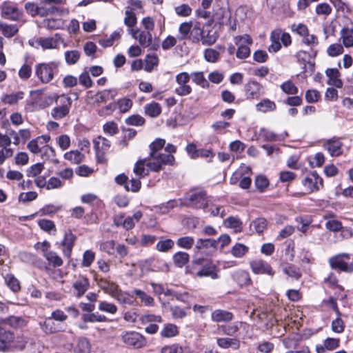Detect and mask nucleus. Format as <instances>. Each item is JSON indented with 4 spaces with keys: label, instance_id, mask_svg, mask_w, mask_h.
Returning <instances> with one entry per match:
<instances>
[{
    "label": "nucleus",
    "instance_id": "11",
    "mask_svg": "<svg viewBox=\"0 0 353 353\" xmlns=\"http://www.w3.org/2000/svg\"><path fill=\"white\" fill-rule=\"evenodd\" d=\"M252 271L256 274H268L273 276L275 272L271 265L262 259H256L250 263Z\"/></svg>",
    "mask_w": 353,
    "mask_h": 353
},
{
    "label": "nucleus",
    "instance_id": "27",
    "mask_svg": "<svg viewBox=\"0 0 353 353\" xmlns=\"http://www.w3.org/2000/svg\"><path fill=\"white\" fill-rule=\"evenodd\" d=\"M341 39L343 44L346 48L353 47V28L345 27L340 32Z\"/></svg>",
    "mask_w": 353,
    "mask_h": 353
},
{
    "label": "nucleus",
    "instance_id": "49",
    "mask_svg": "<svg viewBox=\"0 0 353 353\" xmlns=\"http://www.w3.org/2000/svg\"><path fill=\"white\" fill-rule=\"evenodd\" d=\"M194 243V238L189 236L180 237L176 241V244L179 247L186 250L191 249Z\"/></svg>",
    "mask_w": 353,
    "mask_h": 353
},
{
    "label": "nucleus",
    "instance_id": "54",
    "mask_svg": "<svg viewBox=\"0 0 353 353\" xmlns=\"http://www.w3.org/2000/svg\"><path fill=\"white\" fill-rule=\"evenodd\" d=\"M209 247L216 248V241L215 240H212L210 239H199L196 243L195 249L197 251H200L203 248H208Z\"/></svg>",
    "mask_w": 353,
    "mask_h": 353
},
{
    "label": "nucleus",
    "instance_id": "33",
    "mask_svg": "<svg viewBox=\"0 0 353 353\" xmlns=\"http://www.w3.org/2000/svg\"><path fill=\"white\" fill-rule=\"evenodd\" d=\"M276 108L275 103L268 99H264L256 104V109L264 113L274 111Z\"/></svg>",
    "mask_w": 353,
    "mask_h": 353
},
{
    "label": "nucleus",
    "instance_id": "44",
    "mask_svg": "<svg viewBox=\"0 0 353 353\" xmlns=\"http://www.w3.org/2000/svg\"><path fill=\"white\" fill-rule=\"evenodd\" d=\"M174 245V242L170 239L160 240L156 245V249L159 252H166Z\"/></svg>",
    "mask_w": 353,
    "mask_h": 353
},
{
    "label": "nucleus",
    "instance_id": "39",
    "mask_svg": "<svg viewBox=\"0 0 353 353\" xmlns=\"http://www.w3.org/2000/svg\"><path fill=\"white\" fill-rule=\"evenodd\" d=\"M283 271L288 276L295 280H298L301 277V273L299 269L292 264L286 263L283 265Z\"/></svg>",
    "mask_w": 353,
    "mask_h": 353
},
{
    "label": "nucleus",
    "instance_id": "62",
    "mask_svg": "<svg viewBox=\"0 0 353 353\" xmlns=\"http://www.w3.org/2000/svg\"><path fill=\"white\" fill-rule=\"evenodd\" d=\"M145 61L144 70L146 72H150L153 70L154 67L158 65L159 59L157 56L148 55Z\"/></svg>",
    "mask_w": 353,
    "mask_h": 353
},
{
    "label": "nucleus",
    "instance_id": "3",
    "mask_svg": "<svg viewBox=\"0 0 353 353\" xmlns=\"http://www.w3.org/2000/svg\"><path fill=\"white\" fill-rule=\"evenodd\" d=\"M57 70V64L54 62L39 63L36 66L35 73L43 83L50 82L54 77V73Z\"/></svg>",
    "mask_w": 353,
    "mask_h": 353
},
{
    "label": "nucleus",
    "instance_id": "28",
    "mask_svg": "<svg viewBox=\"0 0 353 353\" xmlns=\"http://www.w3.org/2000/svg\"><path fill=\"white\" fill-rule=\"evenodd\" d=\"M39 324L41 329L46 334H52L59 331L58 326L50 316L46 318L43 323L41 322Z\"/></svg>",
    "mask_w": 353,
    "mask_h": 353
},
{
    "label": "nucleus",
    "instance_id": "17",
    "mask_svg": "<svg viewBox=\"0 0 353 353\" xmlns=\"http://www.w3.org/2000/svg\"><path fill=\"white\" fill-rule=\"evenodd\" d=\"M342 142L338 139L327 140L323 145V148L327 150L331 156L337 157L342 153Z\"/></svg>",
    "mask_w": 353,
    "mask_h": 353
},
{
    "label": "nucleus",
    "instance_id": "58",
    "mask_svg": "<svg viewBox=\"0 0 353 353\" xmlns=\"http://www.w3.org/2000/svg\"><path fill=\"white\" fill-rule=\"evenodd\" d=\"M44 169V165L41 163H37L32 165L26 170V174L28 177L37 176Z\"/></svg>",
    "mask_w": 353,
    "mask_h": 353
},
{
    "label": "nucleus",
    "instance_id": "60",
    "mask_svg": "<svg viewBox=\"0 0 353 353\" xmlns=\"http://www.w3.org/2000/svg\"><path fill=\"white\" fill-rule=\"evenodd\" d=\"M103 132L110 135L113 136L119 132L118 125L114 121H108L103 126Z\"/></svg>",
    "mask_w": 353,
    "mask_h": 353
},
{
    "label": "nucleus",
    "instance_id": "61",
    "mask_svg": "<svg viewBox=\"0 0 353 353\" xmlns=\"http://www.w3.org/2000/svg\"><path fill=\"white\" fill-rule=\"evenodd\" d=\"M80 58V53L77 50L67 51L65 53V61L69 65L76 63Z\"/></svg>",
    "mask_w": 353,
    "mask_h": 353
},
{
    "label": "nucleus",
    "instance_id": "8",
    "mask_svg": "<svg viewBox=\"0 0 353 353\" xmlns=\"http://www.w3.org/2000/svg\"><path fill=\"white\" fill-rule=\"evenodd\" d=\"M123 342L127 345L133 346L135 348H141L145 345V339L136 332H124L121 335Z\"/></svg>",
    "mask_w": 353,
    "mask_h": 353
},
{
    "label": "nucleus",
    "instance_id": "14",
    "mask_svg": "<svg viewBox=\"0 0 353 353\" xmlns=\"http://www.w3.org/2000/svg\"><path fill=\"white\" fill-rule=\"evenodd\" d=\"M231 13L228 8H220L213 14V20L221 26L231 25Z\"/></svg>",
    "mask_w": 353,
    "mask_h": 353
},
{
    "label": "nucleus",
    "instance_id": "57",
    "mask_svg": "<svg viewBox=\"0 0 353 353\" xmlns=\"http://www.w3.org/2000/svg\"><path fill=\"white\" fill-rule=\"evenodd\" d=\"M1 32L5 37H12L18 32V28L14 24L8 25L1 23Z\"/></svg>",
    "mask_w": 353,
    "mask_h": 353
},
{
    "label": "nucleus",
    "instance_id": "47",
    "mask_svg": "<svg viewBox=\"0 0 353 353\" xmlns=\"http://www.w3.org/2000/svg\"><path fill=\"white\" fill-rule=\"evenodd\" d=\"M83 320L85 323L105 322L108 321L105 316L95 313H88L83 314Z\"/></svg>",
    "mask_w": 353,
    "mask_h": 353
},
{
    "label": "nucleus",
    "instance_id": "26",
    "mask_svg": "<svg viewBox=\"0 0 353 353\" xmlns=\"http://www.w3.org/2000/svg\"><path fill=\"white\" fill-rule=\"evenodd\" d=\"M116 89H108L97 92L96 94V101L98 103H104L112 100L117 95Z\"/></svg>",
    "mask_w": 353,
    "mask_h": 353
},
{
    "label": "nucleus",
    "instance_id": "46",
    "mask_svg": "<svg viewBox=\"0 0 353 353\" xmlns=\"http://www.w3.org/2000/svg\"><path fill=\"white\" fill-rule=\"evenodd\" d=\"M203 55L206 61L216 63L220 57V52L216 49L208 48L204 51Z\"/></svg>",
    "mask_w": 353,
    "mask_h": 353
},
{
    "label": "nucleus",
    "instance_id": "41",
    "mask_svg": "<svg viewBox=\"0 0 353 353\" xmlns=\"http://www.w3.org/2000/svg\"><path fill=\"white\" fill-rule=\"evenodd\" d=\"M24 93L23 92H18L15 94H5L1 99L4 103L9 105H14L23 98Z\"/></svg>",
    "mask_w": 353,
    "mask_h": 353
},
{
    "label": "nucleus",
    "instance_id": "12",
    "mask_svg": "<svg viewBox=\"0 0 353 353\" xmlns=\"http://www.w3.org/2000/svg\"><path fill=\"white\" fill-rule=\"evenodd\" d=\"M244 88L245 95L249 99H258L264 93L263 86L256 81L248 82Z\"/></svg>",
    "mask_w": 353,
    "mask_h": 353
},
{
    "label": "nucleus",
    "instance_id": "38",
    "mask_svg": "<svg viewBox=\"0 0 353 353\" xmlns=\"http://www.w3.org/2000/svg\"><path fill=\"white\" fill-rule=\"evenodd\" d=\"M142 217L141 211L136 212L133 216H128L125 219L123 222V228L126 230H130L134 227L136 223L139 222Z\"/></svg>",
    "mask_w": 353,
    "mask_h": 353
},
{
    "label": "nucleus",
    "instance_id": "5",
    "mask_svg": "<svg viewBox=\"0 0 353 353\" xmlns=\"http://www.w3.org/2000/svg\"><path fill=\"white\" fill-rule=\"evenodd\" d=\"M54 4V3H47L43 1H39V16L41 17L49 15L62 17L67 15L69 13V10L68 9L57 7Z\"/></svg>",
    "mask_w": 353,
    "mask_h": 353
},
{
    "label": "nucleus",
    "instance_id": "59",
    "mask_svg": "<svg viewBox=\"0 0 353 353\" xmlns=\"http://www.w3.org/2000/svg\"><path fill=\"white\" fill-rule=\"evenodd\" d=\"M115 245L116 243L114 241H106L101 243L100 250L110 255H112L114 254L115 252Z\"/></svg>",
    "mask_w": 353,
    "mask_h": 353
},
{
    "label": "nucleus",
    "instance_id": "1",
    "mask_svg": "<svg viewBox=\"0 0 353 353\" xmlns=\"http://www.w3.org/2000/svg\"><path fill=\"white\" fill-rule=\"evenodd\" d=\"M165 144V139L159 138L151 143L149 146L150 152L146 165L152 172L160 171L163 165H174V157L163 152Z\"/></svg>",
    "mask_w": 353,
    "mask_h": 353
},
{
    "label": "nucleus",
    "instance_id": "36",
    "mask_svg": "<svg viewBox=\"0 0 353 353\" xmlns=\"http://www.w3.org/2000/svg\"><path fill=\"white\" fill-rule=\"evenodd\" d=\"M192 80L196 84L200 85L203 88H208L210 84L207 79L205 78L203 72H194L190 74Z\"/></svg>",
    "mask_w": 353,
    "mask_h": 353
},
{
    "label": "nucleus",
    "instance_id": "32",
    "mask_svg": "<svg viewBox=\"0 0 353 353\" xmlns=\"http://www.w3.org/2000/svg\"><path fill=\"white\" fill-rule=\"evenodd\" d=\"M145 114L150 117H157L161 112V106L156 102L146 104L144 107Z\"/></svg>",
    "mask_w": 353,
    "mask_h": 353
},
{
    "label": "nucleus",
    "instance_id": "6",
    "mask_svg": "<svg viewBox=\"0 0 353 353\" xmlns=\"http://www.w3.org/2000/svg\"><path fill=\"white\" fill-rule=\"evenodd\" d=\"M305 193H312L319 190L323 185L322 178L316 172L308 174L302 181Z\"/></svg>",
    "mask_w": 353,
    "mask_h": 353
},
{
    "label": "nucleus",
    "instance_id": "4",
    "mask_svg": "<svg viewBox=\"0 0 353 353\" xmlns=\"http://www.w3.org/2000/svg\"><path fill=\"white\" fill-rule=\"evenodd\" d=\"M234 42L239 46L236 53L238 59H246L250 55V48L248 46L252 44L253 41L250 35L245 34L236 36Z\"/></svg>",
    "mask_w": 353,
    "mask_h": 353
},
{
    "label": "nucleus",
    "instance_id": "43",
    "mask_svg": "<svg viewBox=\"0 0 353 353\" xmlns=\"http://www.w3.org/2000/svg\"><path fill=\"white\" fill-rule=\"evenodd\" d=\"M148 161V158L138 161L134 168V172L140 176H143L148 175L149 173L150 169L148 168L147 172H145V166L146 165Z\"/></svg>",
    "mask_w": 353,
    "mask_h": 353
},
{
    "label": "nucleus",
    "instance_id": "56",
    "mask_svg": "<svg viewBox=\"0 0 353 353\" xmlns=\"http://www.w3.org/2000/svg\"><path fill=\"white\" fill-rule=\"evenodd\" d=\"M45 257L49 263L52 264L54 267H59L63 264L62 259L56 252L50 251L46 254Z\"/></svg>",
    "mask_w": 353,
    "mask_h": 353
},
{
    "label": "nucleus",
    "instance_id": "20",
    "mask_svg": "<svg viewBox=\"0 0 353 353\" xmlns=\"http://www.w3.org/2000/svg\"><path fill=\"white\" fill-rule=\"evenodd\" d=\"M1 15L8 19L17 20L19 12L14 3H4L1 6Z\"/></svg>",
    "mask_w": 353,
    "mask_h": 353
},
{
    "label": "nucleus",
    "instance_id": "18",
    "mask_svg": "<svg viewBox=\"0 0 353 353\" xmlns=\"http://www.w3.org/2000/svg\"><path fill=\"white\" fill-rule=\"evenodd\" d=\"M76 239V236L70 230L65 232L62 245L63 252L64 255L68 258H70L71 256V252Z\"/></svg>",
    "mask_w": 353,
    "mask_h": 353
},
{
    "label": "nucleus",
    "instance_id": "15",
    "mask_svg": "<svg viewBox=\"0 0 353 353\" xmlns=\"http://www.w3.org/2000/svg\"><path fill=\"white\" fill-rule=\"evenodd\" d=\"M187 199L197 208H206L205 192L203 191L190 192L187 195Z\"/></svg>",
    "mask_w": 353,
    "mask_h": 353
},
{
    "label": "nucleus",
    "instance_id": "2",
    "mask_svg": "<svg viewBox=\"0 0 353 353\" xmlns=\"http://www.w3.org/2000/svg\"><path fill=\"white\" fill-rule=\"evenodd\" d=\"M56 106L52 109L50 115L56 120L67 117L70 113L72 100L68 94L56 95L54 97Z\"/></svg>",
    "mask_w": 353,
    "mask_h": 353
},
{
    "label": "nucleus",
    "instance_id": "52",
    "mask_svg": "<svg viewBox=\"0 0 353 353\" xmlns=\"http://www.w3.org/2000/svg\"><path fill=\"white\" fill-rule=\"evenodd\" d=\"M14 335L11 332H1V350H6L13 342Z\"/></svg>",
    "mask_w": 353,
    "mask_h": 353
},
{
    "label": "nucleus",
    "instance_id": "63",
    "mask_svg": "<svg viewBox=\"0 0 353 353\" xmlns=\"http://www.w3.org/2000/svg\"><path fill=\"white\" fill-rule=\"evenodd\" d=\"M192 23H182L179 28V36H178V39L179 41L185 39L188 37V35L191 30Z\"/></svg>",
    "mask_w": 353,
    "mask_h": 353
},
{
    "label": "nucleus",
    "instance_id": "24",
    "mask_svg": "<svg viewBox=\"0 0 353 353\" xmlns=\"http://www.w3.org/2000/svg\"><path fill=\"white\" fill-rule=\"evenodd\" d=\"M240 341L235 338H218L217 345L223 349L232 348L234 350L240 347Z\"/></svg>",
    "mask_w": 353,
    "mask_h": 353
},
{
    "label": "nucleus",
    "instance_id": "21",
    "mask_svg": "<svg viewBox=\"0 0 353 353\" xmlns=\"http://www.w3.org/2000/svg\"><path fill=\"white\" fill-rule=\"evenodd\" d=\"M326 75L329 77L327 83L336 88H341L343 86V81L340 79V72L336 68H328L325 71Z\"/></svg>",
    "mask_w": 353,
    "mask_h": 353
},
{
    "label": "nucleus",
    "instance_id": "34",
    "mask_svg": "<svg viewBox=\"0 0 353 353\" xmlns=\"http://www.w3.org/2000/svg\"><path fill=\"white\" fill-rule=\"evenodd\" d=\"M8 325L10 327L17 328L22 327L26 325V321L21 317L18 316H10L8 319L3 320L1 319V325Z\"/></svg>",
    "mask_w": 353,
    "mask_h": 353
},
{
    "label": "nucleus",
    "instance_id": "53",
    "mask_svg": "<svg viewBox=\"0 0 353 353\" xmlns=\"http://www.w3.org/2000/svg\"><path fill=\"white\" fill-rule=\"evenodd\" d=\"M98 308L101 312L111 314H114L117 312V305L107 301H99Z\"/></svg>",
    "mask_w": 353,
    "mask_h": 353
},
{
    "label": "nucleus",
    "instance_id": "29",
    "mask_svg": "<svg viewBox=\"0 0 353 353\" xmlns=\"http://www.w3.org/2000/svg\"><path fill=\"white\" fill-rule=\"evenodd\" d=\"M179 334L178 327L172 323H167L164 325L163 329L160 332V335L163 338H172Z\"/></svg>",
    "mask_w": 353,
    "mask_h": 353
},
{
    "label": "nucleus",
    "instance_id": "45",
    "mask_svg": "<svg viewBox=\"0 0 353 353\" xmlns=\"http://www.w3.org/2000/svg\"><path fill=\"white\" fill-rule=\"evenodd\" d=\"M271 45L268 47L270 52H276L281 48V44L279 41V36L277 32H272L270 35Z\"/></svg>",
    "mask_w": 353,
    "mask_h": 353
},
{
    "label": "nucleus",
    "instance_id": "16",
    "mask_svg": "<svg viewBox=\"0 0 353 353\" xmlns=\"http://www.w3.org/2000/svg\"><path fill=\"white\" fill-rule=\"evenodd\" d=\"M90 286V282L88 278L79 276L73 283L72 287L74 290V294L77 297L82 296L88 290Z\"/></svg>",
    "mask_w": 353,
    "mask_h": 353
},
{
    "label": "nucleus",
    "instance_id": "37",
    "mask_svg": "<svg viewBox=\"0 0 353 353\" xmlns=\"http://www.w3.org/2000/svg\"><path fill=\"white\" fill-rule=\"evenodd\" d=\"M132 293L136 295L141 301L146 306H153L154 304V299L147 294L145 292L135 289L132 291Z\"/></svg>",
    "mask_w": 353,
    "mask_h": 353
},
{
    "label": "nucleus",
    "instance_id": "22",
    "mask_svg": "<svg viewBox=\"0 0 353 353\" xmlns=\"http://www.w3.org/2000/svg\"><path fill=\"white\" fill-rule=\"evenodd\" d=\"M97 155L105 154L110 148V141L105 137L99 136L93 141Z\"/></svg>",
    "mask_w": 353,
    "mask_h": 353
},
{
    "label": "nucleus",
    "instance_id": "25",
    "mask_svg": "<svg viewBox=\"0 0 353 353\" xmlns=\"http://www.w3.org/2000/svg\"><path fill=\"white\" fill-rule=\"evenodd\" d=\"M211 317L214 322H228L232 320L233 314L224 310H216L212 312Z\"/></svg>",
    "mask_w": 353,
    "mask_h": 353
},
{
    "label": "nucleus",
    "instance_id": "30",
    "mask_svg": "<svg viewBox=\"0 0 353 353\" xmlns=\"http://www.w3.org/2000/svg\"><path fill=\"white\" fill-rule=\"evenodd\" d=\"M74 353H91V345L86 338H80L74 349Z\"/></svg>",
    "mask_w": 353,
    "mask_h": 353
},
{
    "label": "nucleus",
    "instance_id": "55",
    "mask_svg": "<svg viewBox=\"0 0 353 353\" xmlns=\"http://www.w3.org/2000/svg\"><path fill=\"white\" fill-rule=\"evenodd\" d=\"M142 324L147 325L150 323H162V317L159 315H154L152 314H144L141 317Z\"/></svg>",
    "mask_w": 353,
    "mask_h": 353
},
{
    "label": "nucleus",
    "instance_id": "9",
    "mask_svg": "<svg viewBox=\"0 0 353 353\" xmlns=\"http://www.w3.org/2000/svg\"><path fill=\"white\" fill-rule=\"evenodd\" d=\"M345 259L350 260L349 254H339L330 258L329 263L332 269H339L347 272L353 271V265L346 262Z\"/></svg>",
    "mask_w": 353,
    "mask_h": 353
},
{
    "label": "nucleus",
    "instance_id": "23",
    "mask_svg": "<svg viewBox=\"0 0 353 353\" xmlns=\"http://www.w3.org/2000/svg\"><path fill=\"white\" fill-rule=\"evenodd\" d=\"M196 276L199 277L210 276L212 279H218V274L216 272V266L212 262L208 261L200 270L197 272Z\"/></svg>",
    "mask_w": 353,
    "mask_h": 353
},
{
    "label": "nucleus",
    "instance_id": "51",
    "mask_svg": "<svg viewBox=\"0 0 353 353\" xmlns=\"http://www.w3.org/2000/svg\"><path fill=\"white\" fill-rule=\"evenodd\" d=\"M280 87L282 91L287 94H296L299 91L298 88L290 80L285 81Z\"/></svg>",
    "mask_w": 353,
    "mask_h": 353
},
{
    "label": "nucleus",
    "instance_id": "50",
    "mask_svg": "<svg viewBox=\"0 0 353 353\" xmlns=\"http://www.w3.org/2000/svg\"><path fill=\"white\" fill-rule=\"evenodd\" d=\"M217 39V33L210 30L206 34L201 37V43L204 46H212L216 43Z\"/></svg>",
    "mask_w": 353,
    "mask_h": 353
},
{
    "label": "nucleus",
    "instance_id": "10",
    "mask_svg": "<svg viewBox=\"0 0 353 353\" xmlns=\"http://www.w3.org/2000/svg\"><path fill=\"white\" fill-rule=\"evenodd\" d=\"M130 34L134 39L139 41V44L143 48L151 47V49L152 50L157 49L154 46H152V35L149 31H141L138 29H131Z\"/></svg>",
    "mask_w": 353,
    "mask_h": 353
},
{
    "label": "nucleus",
    "instance_id": "31",
    "mask_svg": "<svg viewBox=\"0 0 353 353\" xmlns=\"http://www.w3.org/2000/svg\"><path fill=\"white\" fill-rule=\"evenodd\" d=\"M84 154L79 150H71L64 154V158L72 163L79 164L84 159Z\"/></svg>",
    "mask_w": 353,
    "mask_h": 353
},
{
    "label": "nucleus",
    "instance_id": "19",
    "mask_svg": "<svg viewBox=\"0 0 353 353\" xmlns=\"http://www.w3.org/2000/svg\"><path fill=\"white\" fill-rule=\"evenodd\" d=\"M232 276L240 287L248 286L252 283L250 274L245 270H239L234 272Z\"/></svg>",
    "mask_w": 353,
    "mask_h": 353
},
{
    "label": "nucleus",
    "instance_id": "42",
    "mask_svg": "<svg viewBox=\"0 0 353 353\" xmlns=\"http://www.w3.org/2000/svg\"><path fill=\"white\" fill-rule=\"evenodd\" d=\"M125 15V16L124 18V23L125 26H127L129 28H132L137 24V17L132 8L128 7L126 8Z\"/></svg>",
    "mask_w": 353,
    "mask_h": 353
},
{
    "label": "nucleus",
    "instance_id": "40",
    "mask_svg": "<svg viewBox=\"0 0 353 353\" xmlns=\"http://www.w3.org/2000/svg\"><path fill=\"white\" fill-rule=\"evenodd\" d=\"M5 283L13 292L19 291L21 287L18 279L12 274H7L4 276Z\"/></svg>",
    "mask_w": 353,
    "mask_h": 353
},
{
    "label": "nucleus",
    "instance_id": "13",
    "mask_svg": "<svg viewBox=\"0 0 353 353\" xmlns=\"http://www.w3.org/2000/svg\"><path fill=\"white\" fill-rule=\"evenodd\" d=\"M97 285L104 291L105 293L108 294L111 296L114 295L119 288V285L110 280L99 276V275L95 276L94 279Z\"/></svg>",
    "mask_w": 353,
    "mask_h": 353
},
{
    "label": "nucleus",
    "instance_id": "48",
    "mask_svg": "<svg viewBox=\"0 0 353 353\" xmlns=\"http://www.w3.org/2000/svg\"><path fill=\"white\" fill-rule=\"evenodd\" d=\"M249 250L248 246L242 243H236L231 250L232 254L236 258L243 257Z\"/></svg>",
    "mask_w": 353,
    "mask_h": 353
},
{
    "label": "nucleus",
    "instance_id": "64",
    "mask_svg": "<svg viewBox=\"0 0 353 353\" xmlns=\"http://www.w3.org/2000/svg\"><path fill=\"white\" fill-rule=\"evenodd\" d=\"M343 47L339 43H334L327 48V53L330 57H336L343 52Z\"/></svg>",
    "mask_w": 353,
    "mask_h": 353
},
{
    "label": "nucleus",
    "instance_id": "7",
    "mask_svg": "<svg viewBox=\"0 0 353 353\" xmlns=\"http://www.w3.org/2000/svg\"><path fill=\"white\" fill-rule=\"evenodd\" d=\"M190 76L188 72H183L176 76V87L174 92L179 96H186L192 92V87L188 84Z\"/></svg>",
    "mask_w": 353,
    "mask_h": 353
},
{
    "label": "nucleus",
    "instance_id": "35",
    "mask_svg": "<svg viewBox=\"0 0 353 353\" xmlns=\"http://www.w3.org/2000/svg\"><path fill=\"white\" fill-rule=\"evenodd\" d=\"M190 260V256L185 252H178L173 255L174 264L178 268H183Z\"/></svg>",
    "mask_w": 353,
    "mask_h": 353
}]
</instances>
